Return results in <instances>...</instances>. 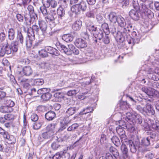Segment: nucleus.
<instances>
[{
	"label": "nucleus",
	"instance_id": "nucleus-1",
	"mask_svg": "<svg viewBox=\"0 0 159 159\" xmlns=\"http://www.w3.org/2000/svg\"><path fill=\"white\" fill-rule=\"evenodd\" d=\"M132 4L134 8L135 9L139 10L142 17L144 19H146L147 18L150 19L154 16L153 12L148 8L145 9L143 11L141 10V5H139L138 0H133Z\"/></svg>",
	"mask_w": 159,
	"mask_h": 159
},
{
	"label": "nucleus",
	"instance_id": "nucleus-2",
	"mask_svg": "<svg viewBox=\"0 0 159 159\" xmlns=\"http://www.w3.org/2000/svg\"><path fill=\"white\" fill-rule=\"evenodd\" d=\"M127 27V29L125 28H122L120 31H118L117 33V39L120 40V42H123L125 40V38L130 35V30L128 29V26Z\"/></svg>",
	"mask_w": 159,
	"mask_h": 159
},
{
	"label": "nucleus",
	"instance_id": "nucleus-3",
	"mask_svg": "<svg viewBox=\"0 0 159 159\" xmlns=\"http://www.w3.org/2000/svg\"><path fill=\"white\" fill-rule=\"evenodd\" d=\"M135 117V115L134 114L130 112H127L126 114L125 120L127 121L131 125L130 128H128V129H135L134 125V119Z\"/></svg>",
	"mask_w": 159,
	"mask_h": 159
},
{
	"label": "nucleus",
	"instance_id": "nucleus-4",
	"mask_svg": "<svg viewBox=\"0 0 159 159\" xmlns=\"http://www.w3.org/2000/svg\"><path fill=\"white\" fill-rule=\"evenodd\" d=\"M69 137L68 135H66L63 136V138H57V140L53 142L51 144V147L52 149L54 150H56L60 147L61 145H62V142L65 141V140Z\"/></svg>",
	"mask_w": 159,
	"mask_h": 159
},
{
	"label": "nucleus",
	"instance_id": "nucleus-5",
	"mask_svg": "<svg viewBox=\"0 0 159 159\" xmlns=\"http://www.w3.org/2000/svg\"><path fill=\"white\" fill-rule=\"evenodd\" d=\"M56 45L57 49L61 52H63L67 55L71 54V52L65 45L58 42L56 43Z\"/></svg>",
	"mask_w": 159,
	"mask_h": 159
},
{
	"label": "nucleus",
	"instance_id": "nucleus-6",
	"mask_svg": "<svg viewBox=\"0 0 159 159\" xmlns=\"http://www.w3.org/2000/svg\"><path fill=\"white\" fill-rule=\"evenodd\" d=\"M45 19L47 22H52L56 24L60 23L59 20L57 18V15L49 14L45 17Z\"/></svg>",
	"mask_w": 159,
	"mask_h": 159
},
{
	"label": "nucleus",
	"instance_id": "nucleus-7",
	"mask_svg": "<svg viewBox=\"0 0 159 159\" xmlns=\"http://www.w3.org/2000/svg\"><path fill=\"white\" fill-rule=\"evenodd\" d=\"M34 39V34H32L31 35L30 33L28 34L25 39V44L27 48H30L32 46L33 42Z\"/></svg>",
	"mask_w": 159,
	"mask_h": 159
},
{
	"label": "nucleus",
	"instance_id": "nucleus-8",
	"mask_svg": "<svg viewBox=\"0 0 159 159\" xmlns=\"http://www.w3.org/2000/svg\"><path fill=\"white\" fill-rule=\"evenodd\" d=\"M142 3L140 5H141V10L143 11L144 9L148 8H152L153 2L150 0H139Z\"/></svg>",
	"mask_w": 159,
	"mask_h": 159
},
{
	"label": "nucleus",
	"instance_id": "nucleus-9",
	"mask_svg": "<svg viewBox=\"0 0 159 159\" xmlns=\"http://www.w3.org/2000/svg\"><path fill=\"white\" fill-rule=\"evenodd\" d=\"M11 52V47L9 46L8 43L6 44V46H3L1 48L0 50V55L2 56H3L6 54H9Z\"/></svg>",
	"mask_w": 159,
	"mask_h": 159
},
{
	"label": "nucleus",
	"instance_id": "nucleus-10",
	"mask_svg": "<svg viewBox=\"0 0 159 159\" xmlns=\"http://www.w3.org/2000/svg\"><path fill=\"white\" fill-rule=\"evenodd\" d=\"M75 45L78 48H83L86 47L87 44L85 40L81 38L77 39L75 42Z\"/></svg>",
	"mask_w": 159,
	"mask_h": 159
},
{
	"label": "nucleus",
	"instance_id": "nucleus-11",
	"mask_svg": "<svg viewBox=\"0 0 159 159\" xmlns=\"http://www.w3.org/2000/svg\"><path fill=\"white\" fill-rule=\"evenodd\" d=\"M57 18L59 20L60 23L61 22L65 14V11L63 8L59 7L57 10Z\"/></svg>",
	"mask_w": 159,
	"mask_h": 159
},
{
	"label": "nucleus",
	"instance_id": "nucleus-12",
	"mask_svg": "<svg viewBox=\"0 0 159 159\" xmlns=\"http://www.w3.org/2000/svg\"><path fill=\"white\" fill-rule=\"evenodd\" d=\"M68 147H67L66 148L63 150L57 152L59 157H62L65 159H68L70 157V154L67 152Z\"/></svg>",
	"mask_w": 159,
	"mask_h": 159
},
{
	"label": "nucleus",
	"instance_id": "nucleus-13",
	"mask_svg": "<svg viewBox=\"0 0 159 159\" xmlns=\"http://www.w3.org/2000/svg\"><path fill=\"white\" fill-rule=\"evenodd\" d=\"M39 28L43 32V34L45 35L48 27L47 24L44 20H39Z\"/></svg>",
	"mask_w": 159,
	"mask_h": 159
},
{
	"label": "nucleus",
	"instance_id": "nucleus-14",
	"mask_svg": "<svg viewBox=\"0 0 159 159\" xmlns=\"http://www.w3.org/2000/svg\"><path fill=\"white\" fill-rule=\"evenodd\" d=\"M144 111L149 115H153L155 114V110L153 107L149 103L146 104Z\"/></svg>",
	"mask_w": 159,
	"mask_h": 159
},
{
	"label": "nucleus",
	"instance_id": "nucleus-15",
	"mask_svg": "<svg viewBox=\"0 0 159 159\" xmlns=\"http://www.w3.org/2000/svg\"><path fill=\"white\" fill-rule=\"evenodd\" d=\"M129 15L131 18L135 21L139 20L140 16L139 13L134 10H131L129 12Z\"/></svg>",
	"mask_w": 159,
	"mask_h": 159
},
{
	"label": "nucleus",
	"instance_id": "nucleus-16",
	"mask_svg": "<svg viewBox=\"0 0 159 159\" xmlns=\"http://www.w3.org/2000/svg\"><path fill=\"white\" fill-rule=\"evenodd\" d=\"M46 50L47 51L48 53L56 56H58L60 54V52L58 50L51 46H46Z\"/></svg>",
	"mask_w": 159,
	"mask_h": 159
},
{
	"label": "nucleus",
	"instance_id": "nucleus-17",
	"mask_svg": "<svg viewBox=\"0 0 159 159\" xmlns=\"http://www.w3.org/2000/svg\"><path fill=\"white\" fill-rule=\"evenodd\" d=\"M103 33L104 32L102 30L98 29L93 33V35L96 39H98L100 41L103 36Z\"/></svg>",
	"mask_w": 159,
	"mask_h": 159
},
{
	"label": "nucleus",
	"instance_id": "nucleus-18",
	"mask_svg": "<svg viewBox=\"0 0 159 159\" xmlns=\"http://www.w3.org/2000/svg\"><path fill=\"white\" fill-rule=\"evenodd\" d=\"M22 72L24 74V75L29 76L32 74L33 71L30 66H26L23 68Z\"/></svg>",
	"mask_w": 159,
	"mask_h": 159
},
{
	"label": "nucleus",
	"instance_id": "nucleus-19",
	"mask_svg": "<svg viewBox=\"0 0 159 159\" xmlns=\"http://www.w3.org/2000/svg\"><path fill=\"white\" fill-rule=\"evenodd\" d=\"M39 31V28L36 25H33L31 28H30V30H27V34H30L32 35V33L34 35V37H35L34 32H36V34H38Z\"/></svg>",
	"mask_w": 159,
	"mask_h": 159
},
{
	"label": "nucleus",
	"instance_id": "nucleus-20",
	"mask_svg": "<svg viewBox=\"0 0 159 159\" xmlns=\"http://www.w3.org/2000/svg\"><path fill=\"white\" fill-rule=\"evenodd\" d=\"M16 33L15 29L12 28L9 29L8 31V39L11 41L13 40L15 38Z\"/></svg>",
	"mask_w": 159,
	"mask_h": 159
},
{
	"label": "nucleus",
	"instance_id": "nucleus-21",
	"mask_svg": "<svg viewBox=\"0 0 159 159\" xmlns=\"http://www.w3.org/2000/svg\"><path fill=\"white\" fill-rule=\"evenodd\" d=\"M127 143V144L129 145L130 152L132 153L136 152L138 148L137 145L135 144L131 140H129V142Z\"/></svg>",
	"mask_w": 159,
	"mask_h": 159
},
{
	"label": "nucleus",
	"instance_id": "nucleus-22",
	"mask_svg": "<svg viewBox=\"0 0 159 159\" xmlns=\"http://www.w3.org/2000/svg\"><path fill=\"white\" fill-rule=\"evenodd\" d=\"M120 130H116V131L118 133L119 132H120L119 135L120 136L122 142V141H123L124 143H126V144H127V143L129 142V141L130 140L127 138L126 135L125 134V133L124 130H122V131H120Z\"/></svg>",
	"mask_w": 159,
	"mask_h": 159
},
{
	"label": "nucleus",
	"instance_id": "nucleus-23",
	"mask_svg": "<svg viewBox=\"0 0 159 159\" xmlns=\"http://www.w3.org/2000/svg\"><path fill=\"white\" fill-rule=\"evenodd\" d=\"M82 25V21L80 20H76L72 25V28L75 30H79Z\"/></svg>",
	"mask_w": 159,
	"mask_h": 159
},
{
	"label": "nucleus",
	"instance_id": "nucleus-24",
	"mask_svg": "<svg viewBox=\"0 0 159 159\" xmlns=\"http://www.w3.org/2000/svg\"><path fill=\"white\" fill-rule=\"evenodd\" d=\"M78 110V109L75 107H70L68 108L66 112V116H69L74 114Z\"/></svg>",
	"mask_w": 159,
	"mask_h": 159
},
{
	"label": "nucleus",
	"instance_id": "nucleus-25",
	"mask_svg": "<svg viewBox=\"0 0 159 159\" xmlns=\"http://www.w3.org/2000/svg\"><path fill=\"white\" fill-rule=\"evenodd\" d=\"M24 19L25 20V22L24 23V28H27L28 30H30V28H31L30 25L31 24H32L33 23L29 20V17H28L26 16L25 15L24 16Z\"/></svg>",
	"mask_w": 159,
	"mask_h": 159
},
{
	"label": "nucleus",
	"instance_id": "nucleus-26",
	"mask_svg": "<svg viewBox=\"0 0 159 159\" xmlns=\"http://www.w3.org/2000/svg\"><path fill=\"white\" fill-rule=\"evenodd\" d=\"M108 17L110 21L112 23H115L118 20V17L115 13H110L108 15Z\"/></svg>",
	"mask_w": 159,
	"mask_h": 159
},
{
	"label": "nucleus",
	"instance_id": "nucleus-27",
	"mask_svg": "<svg viewBox=\"0 0 159 159\" xmlns=\"http://www.w3.org/2000/svg\"><path fill=\"white\" fill-rule=\"evenodd\" d=\"M45 116L47 120L50 121L53 120L56 116V114L54 111H49L46 113Z\"/></svg>",
	"mask_w": 159,
	"mask_h": 159
},
{
	"label": "nucleus",
	"instance_id": "nucleus-28",
	"mask_svg": "<svg viewBox=\"0 0 159 159\" xmlns=\"http://www.w3.org/2000/svg\"><path fill=\"white\" fill-rule=\"evenodd\" d=\"M62 39L67 43L72 41L73 39V35L70 34H64L62 37Z\"/></svg>",
	"mask_w": 159,
	"mask_h": 159
},
{
	"label": "nucleus",
	"instance_id": "nucleus-29",
	"mask_svg": "<svg viewBox=\"0 0 159 159\" xmlns=\"http://www.w3.org/2000/svg\"><path fill=\"white\" fill-rule=\"evenodd\" d=\"M16 38L17 40L21 44H23L24 40V36L21 30H17V32Z\"/></svg>",
	"mask_w": 159,
	"mask_h": 159
},
{
	"label": "nucleus",
	"instance_id": "nucleus-30",
	"mask_svg": "<svg viewBox=\"0 0 159 159\" xmlns=\"http://www.w3.org/2000/svg\"><path fill=\"white\" fill-rule=\"evenodd\" d=\"M54 134L53 130H48L47 131L43 133L42 136L44 139H48L53 135Z\"/></svg>",
	"mask_w": 159,
	"mask_h": 159
},
{
	"label": "nucleus",
	"instance_id": "nucleus-31",
	"mask_svg": "<svg viewBox=\"0 0 159 159\" xmlns=\"http://www.w3.org/2000/svg\"><path fill=\"white\" fill-rule=\"evenodd\" d=\"M120 149L122 154L124 155V157H127L128 156V149L125 144H122L121 146Z\"/></svg>",
	"mask_w": 159,
	"mask_h": 159
},
{
	"label": "nucleus",
	"instance_id": "nucleus-32",
	"mask_svg": "<svg viewBox=\"0 0 159 159\" xmlns=\"http://www.w3.org/2000/svg\"><path fill=\"white\" fill-rule=\"evenodd\" d=\"M153 141L152 139H150L149 137L143 138L141 140L142 145L145 146H148L150 144L151 142Z\"/></svg>",
	"mask_w": 159,
	"mask_h": 159
},
{
	"label": "nucleus",
	"instance_id": "nucleus-33",
	"mask_svg": "<svg viewBox=\"0 0 159 159\" xmlns=\"http://www.w3.org/2000/svg\"><path fill=\"white\" fill-rule=\"evenodd\" d=\"M11 48L13 52H16L18 49V42L17 41H12L11 45Z\"/></svg>",
	"mask_w": 159,
	"mask_h": 159
},
{
	"label": "nucleus",
	"instance_id": "nucleus-34",
	"mask_svg": "<svg viewBox=\"0 0 159 159\" xmlns=\"http://www.w3.org/2000/svg\"><path fill=\"white\" fill-rule=\"evenodd\" d=\"M53 96L55 98V101L57 102H61L64 97L62 93L59 92L55 93Z\"/></svg>",
	"mask_w": 159,
	"mask_h": 159
},
{
	"label": "nucleus",
	"instance_id": "nucleus-35",
	"mask_svg": "<svg viewBox=\"0 0 159 159\" xmlns=\"http://www.w3.org/2000/svg\"><path fill=\"white\" fill-rule=\"evenodd\" d=\"M86 29L90 32H92L93 34L98 29L96 26L93 24H89V23H88L86 24Z\"/></svg>",
	"mask_w": 159,
	"mask_h": 159
},
{
	"label": "nucleus",
	"instance_id": "nucleus-36",
	"mask_svg": "<svg viewBox=\"0 0 159 159\" xmlns=\"http://www.w3.org/2000/svg\"><path fill=\"white\" fill-rule=\"evenodd\" d=\"M78 4H76L73 5L71 8V11L76 14H79L80 13V8Z\"/></svg>",
	"mask_w": 159,
	"mask_h": 159
},
{
	"label": "nucleus",
	"instance_id": "nucleus-37",
	"mask_svg": "<svg viewBox=\"0 0 159 159\" xmlns=\"http://www.w3.org/2000/svg\"><path fill=\"white\" fill-rule=\"evenodd\" d=\"M12 111V108L7 106H2L0 107V111L3 113L11 112Z\"/></svg>",
	"mask_w": 159,
	"mask_h": 159
},
{
	"label": "nucleus",
	"instance_id": "nucleus-38",
	"mask_svg": "<svg viewBox=\"0 0 159 159\" xmlns=\"http://www.w3.org/2000/svg\"><path fill=\"white\" fill-rule=\"evenodd\" d=\"M148 74L147 76L149 79L156 81L159 80L158 77L153 74L152 70L150 71H148Z\"/></svg>",
	"mask_w": 159,
	"mask_h": 159
},
{
	"label": "nucleus",
	"instance_id": "nucleus-39",
	"mask_svg": "<svg viewBox=\"0 0 159 159\" xmlns=\"http://www.w3.org/2000/svg\"><path fill=\"white\" fill-rule=\"evenodd\" d=\"M52 96V95L51 93L48 92L43 95H41V98L43 101H47L51 98Z\"/></svg>",
	"mask_w": 159,
	"mask_h": 159
},
{
	"label": "nucleus",
	"instance_id": "nucleus-40",
	"mask_svg": "<svg viewBox=\"0 0 159 159\" xmlns=\"http://www.w3.org/2000/svg\"><path fill=\"white\" fill-rule=\"evenodd\" d=\"M101 27L102 29V30L104 32H105L106 34H109V28L108 26V24L106 23L103 22L101 24Z\"/></svg>",
	"mask_w": 159,
	"mask_h": 159
},
{
	"label": "nucleus",
	"instance_id": "nucleus-41",
	"mask_svg": "<svg viewBox=\"0 0 159 159\" xmlns=\"http://www.w3.org/2000/svg\"><path fill=\"white\" fill-rule=\"evenodd\" d=\"M117 22L119 25L121 27L124 26L126 25V22L125 20L121 16H119L118 17Z\"/></svg>",
	"mask_w": 159,
	"mask_h": 159
},
{
	"label": "nucleus",
	"instance_id": "nucleus-42",
	"mask_svg": "<svg viewBox=\"0 0 159 159\" xmlns=\"http://www.w3.org/2000/svg\"><path fill=\"white\" fill-rule=\"evenodd\" d=\"M132 35L133 37V38L134 39L135 42H136V43H138L141 39L140 35L136 32L133 31L132 33Z\"/></svg>",
	"mask_w": 159,
	"mask_h": 159
},
{
	"label": "nucleus",
	"instance_id": "nucleus-43",
	"mask_svg": "<svg viewBox=\"0 0 159 159\" xmlns=\"http://www.w3.org/2000/svg\"><path fill=\"white\" fill-rule=\"evenodd\" d=\"M112 142L117 147L120 145V142L119 138L116 136H113L111 138Z\"/></svg>",
	"mask_w": 159,
	"mask_h": 159
},
{
	"label": "nucleus",
	"instance_id": "nucleus-44",
	"mask_svg": "<svg viewBox=\"0 0 159 159\" xmlns=\"http://www.w3.org/2000/svg\"><path fill=\"white\" fill-rule=\"evenodd\" d=\"M93 110V109L92 107H88L86 108L83 109L82 111H81L79 114L80 115L86 114L87 113L92 112Z\"/></svg>",
	"mask_w": 159,
	"mask_h": 159
},
{
	"label": "nucleus",
	"instance_id": "nucleus-45",
	"mask_svg": "<svg viewBox=\"0 0 159 159\" xmlns=\"http://www.w3.org/2000/svg\"><path fill=\"white\" fill-rule=\"evenodd\" d=\"M4 100L6 106L8 107L11 108V107L14 105V102L10 98L6 97Z\"/></svg>",
	"mask_w": 159,
	"mask_h": 159
},
{
	"label": "nucleus",
	"instance_id": "nucleus-46",
	"mask_svg": "<svg viewBox=\"0 0 159 159\" xmlns=\"http://www.w3.org/2000/svg\"><path fill=\"white\" fill-rule=\"evenodd\" d=\"M16 142V138L12 135L9 136L7 140V143L9 144H14Z\"/></svg>",
	"mask_w": 159,
	"mask_h": 159
},
{
	"label": "nucleus",
	"instance_id": "nucleus-47",
	"mask_svg": "<svg viewBox=\"0 0 159 159\" xmlns=\"http://www.w3.org/2000/svg\"><path fill=\"white\" fill-rule=\"evenodd\" d=\"M78 4L80 8V11H86L87 8V6L85 2H81Z\"/></svg>",
	"mask_w": 159,
	"mask_h": 159
},
{
	"label": "nucleus",
	"instance_id": "nucleus-48",
	"mask_svg": "<svg viewBox=\"0 0 159 159\" xmlns=\"http://www.w3.org/2000/svg\"><path fill=\"white\" fill-rule=\"evenodd\" d=\"M30 16L29 20L33 23L35 22L38 19L37 15L35 12L30 14Z\"/></svg>",
	"mask_w": 159,
	"mask_h": 159
},
{
	"label": "nucleus",
	"instance_id": "nucleus-49",
	"mask_svg": "<svg viewBox=\"0 0 159 159\" xmlns=\"http://www.w3.org/2000/svg\"><path fill=\"white\" fill-rule=\"evenodd\" d=\"M39 55L43 57H45L48 56V52L46 50V47L44 49H42L39 52Z\"/></svg>",
	"mask_w": 159,
	"mask_h": 159
},
{
	"label": "nucleus",
	"instance_id": "nucleus-50",
	"mask_svg": "<svg viewBox=\"0 0 159 159\" xmlns=\"http://www.w3.org/2000/svg\"><path fill=\"white\" fill-rule=\"evenodd\" d=\"M110 152L114 156H118L119 153L116 149L113 146H111L109 149Z\"/></svg>",
	"mask_w": 159,
	"mask_h": 159
},
{
	"label": "nucleus",
	"instance_id": "nucleus-51",
	"mask_svg": "<svg viewBox=\"0 0 159 159\" xmlns=\"http://www.w3.org/2000/svg\"><path fill=\"white\" fill-rule=\"evenodd\" d=\"M119 3L123 8L126 7L129 3V0H119Z\"/></svg>",
	"mask_w": 159,
	"mask_h": 159
},
{
	"label": "nucleus",
	"instance_id": "nucleus-52",
	"mask_svg": "<svg viewBox=\"0 0 159 159\" xmlns=\"http://www.w3.org/2000/svg\"><path fill=\"white\" fill-rule=\"evenodd\" d=\"M68 0H60L58 3L60 4V7L64 8L67 7Z\"/></svg>",
	"mask_w": 159,
	"mask_h": 159
},
{
	"label": "nucleus",
	"instance_id": "nucleus-53",
	"mask_svg": "<svg viewBox=\"0 0 159 159\" xmlns=\"http://www.w3.org/2000/svg\"><path fill=\"white\" fill-rule=\"evenodd\" d=\"M134 121V123H137L138 124H141L143 121L142 117L139 115H135Z\"/></svg>",
	"mask_w": 159,
	"mask_h": 159
},
{
	"label": "nucleus",
	"instance_id": "nucleus-54",
	"mask_svg": "<svg viewBox=\"0 0 159 159\" xmlns=\"http://www.w3.org/2000/svg\"><path fill=\"white\" fill-rule=\"evenodd\" d=\"M79 92L78 89L70 90L67 92V95L69 96H75Z\"/></svg>",
	"mask_w": 159,
	"mask_h": 159
},
{
	"label": "nucleus",
	"instance_id": "nucleus-55",
	"mask_svg": "<svg viewBox=\"0 0 159 159\" xmlns=\"http://www.w3.org/2000/svg\"><path fill=\"white\" fill-rule=\"evenodd\" d=\"M102 41L105 44H107L110 43V38L108 35V34H106L105 36H103Z\"/></svg>",
	"mask_w": 159,
	"mask_h": 159
},
{
	"label": "nucleus",
	"instance_id": "nucleus-56",
	"mask_svg": "<svg viewBox=\"0 0 159 159\" xmlns=\"http://www.w3.org/2000/svg\"><path fill=\"white\" fill-rule=\"evenodd\" d=\"M3 88H0V99H5L6 97V92L2 91Z\"/></svg>",
	"mask_w": 159,
	"mask_h": 159
},
{
	"label": "nucleus",
	"instance_id": "nucleus-57",
	"mask_svg": "<svg viewBox=\"0 0 159 159\" xmlns=\"http://www.w3.org/2000/svg\"><path fill=\"white\" fill-rule=\"evenodd\" d=\"M44 83V81L42 79H36L34 81V84L36 85H42Z\"/></svg>",
	"mask_w": 159,
	"mask_h": 159
},
{
	"label": "nucleus",
	"instance_id": "nucleus-58",
	"mask_svg": "<svg viewBox=\"0 0 159 159\" xmlns=\"http://www.w3.org/2000/svg\"><path fill=\"white\" fill-rule=\"evenodd\" d=\"M125 39H126V40H127V42L129 44H132L133 45H134V44L136 43V42H135L134 39L132 38L130 35L126 37Z\"/></svg>",
	"mask_w": 159,
	"mask_h": 159
},
{
	"label": "nucleus",
	"instance_id": "nucleus-59",
	"mask_svg": "<svg viewBox=\"0 0 159 159\" xmlns=\"http://www.w3.org/2000/svg\"><path fill=\"white\" fill-rule=\"evenodd\" d=\"M157 93V91H155L154 89H149L148 92H147L146 93L151 97L152 96H153L154 94Z\"/></svg>",
	"mask_w": 159,
	"mask_h": 159
},
{
	"label": "nucleus",
	"instance_id": "nucleus-60",
	"mask_svg": "<svg viewBox=\"0 0 159 159\" xmlns=\"http://www.w3.org/2000/svg\"><path fill=\"white\" fill-rule=\"evenodd\" d=\"M155 156V154L151 152H149L146 154L145 157L144 159H153Z\"/></svg>",
	"mask_w": 159,
	"mask_h": 159
},
{
	"label": "nucleus",
	"instance_id": "nucleus-61",
	"mask_svg": "<svg viewBox=\"0 0 159 159\" xmlns=\"http://www.w3.org/2000/svg\"><path fill=\"white\" fill-rule=\"evenodd\" d=\"M86 58L89 60H91L94 56V54L92 51H88L86 53Z\"/></svg>",
	"mask_w": 159,
	"mask_h": 159
},
{
	"label": "nucleus",
	"instance_id": "nucleus-62",
	"mask_svg": "<svg viewBox=\"0 0 159 159\" xmlns=\"http://www.w3.org/2000/svg\"><path fill=\"white\" fill-rule=\"evenodd\" d=\"M2 130V131L0 132V135H2L4 138L6 139L7 140L10 136L8 133L5 131L4 130Z\"/></svg>",
	"mask_w": 159,
	"mask_h": 159
},
{
	"label": "nucleus",
	"instance_id": "nucleus-63",
	"mask_svg": "<svg viewBox=\"0 0 159 159\" xmlns=\"http://www.w3.org/2000/svg\"><path fill=\"white\" fill-rule=\"evenodd\" d=\"M46 8L47 7L43 6L41 7L40 8V11L44 16H47L48 15V12Z\"/></svg>",
	"mask_w": 159,
	"mask_h": 159
},
{
	"label": "nucleus",
	"instance_id": "nucleus-64",
	"mask_svg": "<svg viewBox=\"0 0 159 159\" xmlns=\"http://www.w3.org/2000/svg\"><path fill=\"white\" fill-rule=\"evenodd\" d=\"M96 19L98 23L102 24L103 22V17L100 14H98L96 16Z\"/></svg>",
	"mask_w": 159,
	"mask_h": 159
}]
</instances>
